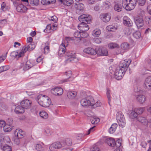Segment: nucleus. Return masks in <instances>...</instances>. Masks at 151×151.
Listing matches in <instances>:
<instances>
[{"instance_id": "obj_1", "label": "nucleus", "mask_w": 151, "mask_h": 151, "mask_svg": "<svg viewBox=\"0 0 151 151\" xmlns=\"http://www.w3.org/2000/svg\"><path fill=\"white\" fill-rule=\"evenodd\" d=\"M131 62V60L129 59L122 60L120 62L119 65V69H116L114 74L116 79L119 80L122 78Z\"/></svg>"}, {"instance_id": "obj_2", "label": "nucleus", "mask_w": 151, "mask_h": 151, "mask_svg": "<svg viewBox=\"0 0 151 151\" xmlns=\"http://www.w3.org/2000/svg\"><path fill=\"white\" fill-rule=\"evenodd\" d=\"M91 19V16L88 14H83L80 16L78 17V20L81 22L78 26L79 29L81 30L82 27L86 26L85 24H88Z\"/></svg>"}, {"instance_id": "obj_3", "label": "nucleus", "mask_w": 151, "mask_h": 151, "mask_svg": "<svg viewBox=\"0 0 151 151\" xmlns=\"http://www.w3.org/2000/svg\"><path fill=\"white\" fill-rule=\"evenodd\" d=\"M10 141L9 137L7 136H4L3 134H0V142L1 148L4 151H12L11 147L6 144L5 145L6 143Z\"/></svg>"}, {"instance_id": "obj_4", "label": "nucleus", "mask_w": 151, "mask_h": 151, "mask_svg": "<svg viewBox=\"0 0 151 151\" xmlns=\"http://www.w3.org/2000/svg\"><path fill=\"white\" fill-rule=\"evenodd\" d=\"M37 101L41 106L44 107H48L51 104L50 99L45 95H39L37 96Z\"/></svg>"}, {"instance_id": "obj_5", "label": "nucleus", "mask_w": 151, "mask_h": 151, "mask_svg": "<svg viewBox=\"0 0 151 151\" xmlns=\"http://www.w3.org/2000/svg\"><path fill=\"white\" fill-rule=\"evenodd\" d=\"M105 142L107 144L112 147H120L121 145V140L118 139L115 141L114 139L111 137L106 139Z\"/></svg>"}, {"instance_id": "obj_6", "label": "nucleus", "mask_w": 151, "mask_h": 151, "mask_svg": "<svg viewBox=\"0 0 151 151\" xmlns=\"http://www.w3.org/2000/svg\"><path fill=\"white\" fill-rule=\"evenodd\" d=\"M122 4L125 6L126 10L130 11L135 7L136 4L135 0H123Z\"/></svg>"}, {"instance_id": "obj_7", "label": "nucleus", "mask_w": 151, "mask_h": 151, "mask_svg": "<svg viewBox=\"0 0 151 151\" xmlns=\"http://www.w3.org/2000/svg\"><path fill=\"white\" fill-rule=\"evenodd\" d=\"M119 125L123 127L125 126L126 122L124 115L121 112L118 113L116 117Z\"/></svg>"}, {"instance_id": "obj_8", "label": "nucleus", "mask_w": 151, "mask_h": 151, "mask_svg": "<svg viewBox=\"0 0 151 151\" xmlns=\"http://www.w3.org/2000/svg\"><path fill=\"white\" fill-rule=\"evenodd\" d=\"M66 55L69 58L65 60L66 63L73 62L76 59L75 53L73 52H68L66 53Z\"/></svg>"}, {"instance_id": "obj_9", "label": "nucleus", "mask_w": 151, "mask_h": 151, "mask_svg": "<svg viewBox=\"0 0 151 151\" xmlns=\"http://www.w3.org/2000/svg\"><path fill=\"white\" fill-rule=\"evenodd\" d=\"M64 147L63 143L60 142H55L50 145L49 147L50 151H53L55 149H59Z\"/></svg>"}, {"instance_id": "obj_10", "label": "nucleus", "mask_w": 151, "mask_h": 151, "mask_svg": "<svg viewBox=\"0 0 151 151\" xmlns=\"http://www.w3.org/2000/svg\"><path fill=\"white\" fill-rule=\"evenodd\" d=\"M135 23L138 27H143L144 25V20L142 17H135L134 18Z\"/></svg>"}, {"instance_id": "obj_11", "label": "nucleus", "mask_w": 151, "mask_h": 151, "mask_svg": "<svg viewBox=\"0 0 151 151\" xmlns=\"http://www.w3.org/2000/svg\"><path fill=\"white\" fill-rule=\"evenodd\" d=\"M33 66V65L31 63L30 61L29 60H28L24 64L22 63L20 65V68H22L23 70L24 71H26L32 67Z\"/></svg>"}, {"instance_id": "obj_12", "label": "nucleus", "mask_w": 151, "mask_h": 151, "mask_svg": "<svg viewBox=\"0 0 151 151\" xmlns=\"http://www.w3.org/2000/svg\"><path fill=\"white\" fill-rule=\"evenodd\" d=\"M32 101L28 99H25L22 101L20 103L24 109H27L29 108L31 105Z\"/></svg>"}, {"instance_id": "obj_13", "label": "nucleus", "mask_w": 151, "mask_h": 151, "mask_svg": "<svg viewBox=\"0 0 151 151\" xmlns=\"http://www.w3.org/2000/svg\"><path fill=\"white\" fill-rule=\"evenodd\" d=\"M93 100L92 98L90 100L86 99H83L81 100V104L82 106H91L93 104Z\"/></svg>"}, {"instance_id": "obj_14", "label": "nucleus", "mask_w": 151, "mask_h": 151, "mask_svg": "<svg viewBox=\"0 0 151 151\" xmlns=\"http://www.w3.org/2000/svg\"><path fill=\"white\" fill-rule=\"evenodd\" d=\"M51 92L53 95L59 96L63 93V90L61 87H56L52 88Z\"/></svg>"}, {"instance_id": "obj_15", "label": "nucleus", "mask_w": 151, "mask_h": 151, "mask_svg": "<svg viewBox=\"0 0 151 151\" xmlns=\"http://www.w3.org/2000/svg\"><path fill=\"white\" fill-rule=\"evenodd\" d=\"M100 18L101 20L104 22H109L111 16L109 14L106 13L101 14L100 15Z\"/></svg>"}, {"instance_id": "obj_16", "label": "nucleus", "mask_w": 151, "mask_h": 151, "mask_svg": "<svg viewBox=\"0 0 151 151\" xmlns=\"http://www.w3.org/2000/svg\"><path fill=\"white\" fill-rule=\"evenodd\" d=\"M123 23L125 26L129 27L132 26V22L127 16H124L123 18Z\"/></svg>"}, {"instance_id": "obj_17", "label": "nucleus", "mask_w": 151, "mask_h": 151, "mask_svg": "<svg viewBox=\"0 0 151 151\" xmlns=\"http://www.w3.org/2000/svg\"><path fill=\"white\" fill-rule=\"evenodd\" d=\"M83 52L88 54L95 55L97 54V51L91 47L85 48L83 50Z\"/></svg>"}, {"instance_id": "obj_18", "label": "nucleus", "mask_w": 151, "mask_h": 151, "mask_svg": "<svg viewBox=\"0 0 151 151\" xmlns=\"http://www.w3.org/2000/svg\"><path fill=\"white\" fill-rule=\"evenodd\" d=\"M24 55V54L23 53L22 50L19 52L17 51H14L10 54V56L12 58H19L23 56Z\"/></svg>"}, {"instance_id": "obj_19", "label": "nucleus", "mask_w": 151, "mask_h": 151, "mask_svg": "<svg viewBox=\"0 0 151 151\" xmlns=\"http://www.w3.org/2000/svg\"><path fill=\"white\" fill-rule=\"evenodd\" d=\"M97 52V54L100 56H106L108 53L107 50L104 47L99 48Z\"/></svg>"}, {"instance_id": "obj_20", "label": "nucleus", "mask_w": 151, "mask_h": 151, "mask_svg": "<svg viewBox=\"0 0 151 151\" xmlns=\"http://www.w3.org/2000/svg\"><path fill=\"white\" fill-rule=\"evenodd\" d=\"M144 86L147 89H151V76L148 77L145 79Z\"/></svg>"}, {"instance_id": "obj_21", "label": "nucleus", "mask_w": 151, "mask_h": 151, "mask_svg": "<svg viewBox=\"0 0 151 151\" xmlns=\"http://www.w3.org/2000/svg\"><path fill=\"white\" fill-rule=\"evenodd\" d=\"M35 47V45H33L32 43H30L27 47H24L22 48L23 53L24 54L27 51H31L34 49Z\"/></svg>"}, {"instance_id": "obj_22", "label": "nucleus", "mask_w": 151, "mask_h": 151, "mask_svg": "<svg viewBox=\"0 0 151 151\" xmlns=\"http://www.w3.org/2000/svg\"><path fill=\"white\" fill-rule=\"evenodd\" d=\"M16 9L19 12L24 13L26 12L27 8L23 5L20 4L17 6Z\"/></svg>"}, {"instance_id": "obj_23", "label": "nucleus", "mask_w": 151, "mask_h": 151, "mask_svg": "<svg viewBox=\"0 0 151 151\" xmlns=\"http://www.w3.org/2000/svg\"><path fill=\"white\" fill-rule=\"evenodd\" d=\"M14 134L15 136L17 135L18 138H22L24 137V132L22 129H17Z\"/></svg>"}, {"instance_id": "obj_24", "label": "nucleus", "mask_w": 151, "mask_h": 151, "mask_svg": "<svg viewBox=\"0 0 151 151\" xmlns=\"http://www.w3.org/2000/svg\"><path fill=\"white\" fill-rule=\"evenodd\" d=\"M24 108L22 106H18L16 107L14 111L17 114L22 113L24 111Z\"/></svg>"}, {"instance_id": "obj_25", "label": "nucleus", "mask_w": 151, "mask_h": 151, "mask_svg": "<svg viewBox=\"0 0 151 151\" xmlns=\"http://www.w3.org/2000/svg\"><path fill=\"white\" fill-rule=\"evenodd\" d=\"M124 6V5H122L120 4H116L114 6V9L115 11L119 12L122 11Z\"/></svg>"}, {"instance_id": "obj_26", "label": "nucleus", "mask_w": 151, "mask_h": 151, "mask_svg": "<svg viewBox=\"0 0 151 151\" xmlns=\"http://www.w3.org/2000/svg\"><path fill=\"white\" fill-rule=\"evenodd\" d=\"M77 94V92L74 91H68L67 93L68 97L71 99H74L76 96Z\"/></svg>"}, {"instance_id": "obj_27", "label": "nucleus", "mask_w": 151, "mask_h": 151, "mask_svg": "<svg viewBox=\"0 0 151 151\" xmlns=\"http://www.w3.org/2000/svg\"><path fill=\"white\" fill-rule=\"evenodd\" d=\"M8 120H10V122H9V124L5 125L3 127V129L5 132H9L12 130L10 124L12 122V120L11 119H8Z\"/></svg>"}, {"instance_id": "obj_28", "label": "nucleus", "mask_w": 151, "mask_h": 151, "mask_svg": "<svg viewBox=\"0 0 151 151\" xmlns=\"http://www.w3.org/2000/svg\"><path fill=\"white\" fill-rule=\"evenodd\" d=\"M66 47L65 45L63 43L61 44L60 45L58 50V54L60 55L64 54L65 52Z\"/></svg>"}, {"instance_id": "obj_29", "label": "nucleus", "mask_w": 151, "mask_h": 151, "mask_svg": "<svg viewBox=\"0 0 151 151\" xmlns=\"http://www.w3.org/2000/svg\"><path fill=\"white\" fill-rule=\"evenodd\" d=\"M136 99L137 101L140 103H142L144 102L146 100V98L145 96L141 94L137 96Z\"/></svg>"}, {"instance_id": "obj_30", "label": "nucleus", "mask_w": 151, "mask_h": 151, "mask_svg": "<svg viewBox=\"0 0 151 151\" xmlns=\"http://www.w3.org/2000/svg\"><path fill=\"white\" fill-rule=\"evenodd\" d=\"M74 6L77 10L79 11L83 10L84 8V5L83 4L79 3L75 4Z\"/></svg>"}, {"instance_id": "obj_31", "label": "nucleus", "mask_w": 151, "mask_h": 151, "mask_svg": "<svg viewBox=\"0 0 151 151\" xmlns=\"http://www.w3.org/2000/svg\"><path fill=\"white\" fill-rule=\"evenodd\" d=\"M64 146L65 145L68 146H70L72 144V142L71 139L69 138H67L62 142Z\"/></svg>"}, {"instance_id": "obj_32", "label": "nucleus", "mask_w": 151, "mask_h": 151, "mask_svg": "<svg viewBox=\"0 0 151 151\" xmlns=\"http://www.w3.org/2000/svg\"><path fill=\"white\" fill-rule=\"evenodd\" d=\"M121 47L122 50H127L129 48V45L127 42H124L121 44Z\"/></svg>"}, {"instance_id": "obj_33", "label": "nucleus", "mask_w": 151, "mask_h": 151, "mask_svg": "<svg viewBox=\"0 0 151 151\" xmlns=\"http://www.w3.org/2000/svg\"><path fill=\"white\" fill-rule=\"evenodd\" d=\"M117 127V124L116 123L113 124L110 128L109 131L111 134H112L115 131Z\"/></svg>"}, {"instance_id": "obj_34", "label": "nucleus", "mask_w": 151, "mask_h": 151, "mask_svg": "<svg viewBox=\"0 0 151 151\" xmlns=\"http://www.w3.org/2000/svg\"><path fill=\"white\" fill-rule=\"evenodd\" d=\"M101 33V31L99 29H96L94 30L92 32V35L96 37H98Z\"/></svg>"}, {"instance_id": "obj_35", "label": "nucleus", "mask_w": 151, "mask_h": 151, "mask_svg": "<svg viewBox=\"0 0 151 151\" xmlns=\"http://www.w3.org/2000/svg\"><path fill=\"white\" fill-rule=\"evenodd\" d=\"M106 29L109 32H115L117 29L116 28L112 25H109L106 27Z\"/></svg>"}, {"instance_id": "obj_36", "label": "nucleus", "mask_w": 151, "mask_h": 151, "mask_svg": "<svg viewBox=\"0 0 151 151\" xmlns=\"http://www.w3.org/2000/svg\"><path fill=\"white\" fill-rule=\"evenodd\" d=\"M73 3V0H63V4L66 6H70Z\"/></svg>"}, {"instance_id": "obj_37", "label": "nucleus", "mask_w": 151, "mask_h": 151, "mask_svg": "<svg viewBox=\"0 0 151 151\" xmlns=\"http://www.w3.org/2000/svg\"><path fill=\"white\" fill-rule=\"evenodd\" d=\"M108 47L109 48L113 49L115 48H119V45L116 43H111L108 45Z\"/></svg>"}, {"instance_id": "obj_38", "label": "nucleus", "mask_w": 151, "mask_h": 151, "mask_svg": "<svg viewBox=\"0 0 151 151\" xmlns=\"http://www.w3.org/2000/svg\"><path fill=\"white\" fill-rule=\"evenodd\" d=\"M40 115L41 117L44 119H46L48 117V114L45 111H42L40 112Z\"/></svg>"}, {"instance_id": "obj_39", "label": "nucleus", "mask_w": 151, "mask_h": 151, "mask_svg": "<svg viewBox=\"0 0 151 151\" xmlns=\"http://www.w3.org/2000/svg\"><path fill=\"white\" fill-rule=\"evenodd\" d=\"M91 123L92 124H94L95 123L97 124L99 122L100 120V119L98 118H96V117H93L91 119Z\"/></svg>"}, {"instance_id": "obj_40", "label": "nucleus", "mask_w": 151, "mask_h": 151, "mask_svg": "<svg viewBox=\"0 0 151 151\" xmlns=\"http://www.w3.org/2000/svg\"><path fill=\"white\" fill-rule=\"evenodd\" d=\"M133 35L135 38L139 39L141 37V33L140 32L137 31L133 33Z\"/></svg>"}, {"instance_id": "obj_41", "label": "nucleus", "mask_w": 151, "mask_h": 151, "mask_svg": "<svg viewBox=\"0 0 151 151\" xmlns=\"http://www.w3.org/2000/svg\"><path fill=\"white\" fill-rule=\"evenodd\" d=\"M49 43L47 42L45 44V46L44 48V53L45 54L47 53L49 51V47L48 45Z\"/></svg>"}, {"instance_id": "obj_42", "label": "nucleus", "mask_w": 151, "mask_h": 151, "mask_svg": "<svg viewBox=\"0 0 151 151\" xmlns=\"http://www.w3.org/2000/svg\"><path fill=\"white\" fill-rule=\"evenodd\" d=\"M137 116V113L136 112L135 110L134 111L132 110L130 114V116L132 118H134L136 117Z\"/></svg>"}, {"instance_id": "obj_43", "label": "nucleus", "mask_w": 151, "mask_h": 151, "mask_svg": "<svg viewBox=\"0 0 151 151\" xmlns=\"http://www.w3.org/2000/svg\"><path fill=\"white\" fill-rule=\"evenodd\" d=\"M134 109L136 111V112L137 113V114H142L144 110V108H136Z\"/></svg>"}, {"instance_id": "obj_44", "label": "nucleus", "mask_w": 151, "mask_h": 151, "mask_svg": "<svg viewBox=\"0 0 151 151\" xmlns=\"http://www.w3.org/2000/svg\"><path fill=\"white\" fill-rule=\"evenodd\" d=\"M32 6L37 5L39 4V0H29Z\"/></svg>"}, {"instance_id": "obj_45", "label": "nucleus", "mask_w": 151, "mask_h": 151, "mask_svg": "<svg viewBox=\"0 0 151 151\" xmlns=\"http://www.w3.org/2000/svg\"><path fill=\"white\" fill-rule=\"evenodd\" d=\"M51 24L47 25L46 29L44 30V32H51V30H52Z\"/></svg>"}, {"instance_id": "obj_46", "label": "nucleus", "mask_w": 151, "mask_h": 151, "mask_svg": "<svg viewBox=\"0 0 151 151\" xmlns=\"http://www.w3.org/2000/svg\"><path fill=\"white\" fill-rule=\"evenodd\" d=\"M110 90L108 89H107V92H106V95L108 99V103L110 104V102L111 101V97L110 96Z\"/></svg>"}, {"instance_id": "obj_47", "label": "nucleus", "mask_w": 151, "mask_h": 151, "mask_svg": "<svg viewBox=\"0 0 151 151\" xmlns=\"http://www.w3.org/2000/svg\"><path fill=\"white\" fill-rule=\"evenodd\" d=\"M81 32L79 31H76L74 33V36L75 37L80 38L81 37Z\"/></svg>"}, {"instance_id": "obj_48", "label": "nucleus", "mask_w": 151, "mask_h": 151, "mask_svg": "<svg viewBox=\"0 0 151 151\" xmlns=\"http://www.w3.org/2000/svg\"><path fill=\"white\" fill-rule=\"evenodd\" d=\"M124 34L127 35H130L131 33V31L129 28L125 29L124 30Z\"/></svg>"}, {"instance_id": "obj_49", "label": "nucleus", "mask_w": 151, "mask_h": 151, "mask_svg": "<svg viewBox=\"0 0 151 151\" xmlns=\"http://www.w3.org/2000/svg\"><path fill=\"white\" fill-rule=\"evenodd\" d=\"M85 25H86V26L84 27H82V28H81V31L82 32H85L87 31L89 29V27L87 24Z\"/></svg>"}, {"instance_id": "obj_50", "label": "nucleus", "mask_w": 151, "mask_h": 151, "mask_svg": "<svg viewBox=\"0 0 151 151\" xmlns=\"http://www.w3.org/2000/svg\"><path fill=\"white\" fill-rule=\"evenodd\" d=\"M110 4V3L108 1L104 2L103 3V5L106 9H108Z\"/></svg>"}, {"instance_id": "obj_51", "label": "nucleus", "mask_w": 151, "mask_h": 151, "mask_svg": "<svg viewBox=\"0 0 151 151\" xmlns=\"http://www.w3.org/2000/svg\"><path fill=\"white\" fill-rule=\"evenodd\" d=\"M101 105V104L100 101H98L95 103H93V105H91V106H93L94 107H96L100 106Z\"/></svg>"}, {"instance_id": "obj_52", "label": "nucleus", "mask_w": 151, "mask_h": 151, "mask_svg": "<svg viewBox=\"0 0 151 151\" xmlns=\"http://www.w3.org/2000/svg\"><path fill=\"white\" fill-rule=\"evenodd\" d=\"M88 36V35L87 33L83 32H81V37L83 38H85L87 37Z\"/></svg>"}, {"instance_id": "obj_53", "label": "nucleus", "mask_w": 151, "mask_h": 151, "mask_svg": "<svg viewBox=\"0 0 151 151\" xmlns=\"http://www.w3.org/2000/svg\"><path fill=\"white\" fill-rule=\"evenodd\" d=\"M138 2L139 5L143 6L146 2V0H138Z\"/></svg>"}, {"instance_id": "obj_54", "label": "nucleus", "mask_w": 151, "mask_h": 151, "mask_svg": "<svg viewBox=\"0 0 151 151\" xmlns=\"http://www.w3.org/2000/svg\"><path fill=\"white\" fill-rule=\"evenodd\" d=\"M36 149L38 151H40L42 150V146L40 144H37L36 145Z\"/></svg>"}, {"instance_id": "obj_55", "label": "nucleus", "mask_w": 151, "mask_h": 151, "mask_svg": "<svg viewBox=\"0 0 151 151\" xmlns=\"http://www.w3.org/2000/svg\"><path fill=\"white\" fill-rule=\"evenodd\" d=\"M49 20L56 22L58 21V18L55 16H53L51 17V19H49Z\"/></svg>"}, {"instance_id": "obj_56", "label": "nucleus", "mask_w": 151, "mask_h": 151, "mask_svg": "<svg viewBox=\"0 0 151 151\" xmlns=\"http://www.w3.org/2000/svg\"><path fill=\"white\" fill-rule=\"evenodd\" d=\"M50 2L48 0H42L41 2L43 5H49V3H50Z\"/></svg>"}, {"instance_id": "obj_57", "label": "nucleus", "mask_w": 151, "mask_h": 151, "mask_svg": "<svg viewBox=\"0 0 151 151\" xmlns=\"http://www.w3.org/2000/svg\"><path fill=\"white\" fill-rule=\"evenodd\" d=\"M7 53L6 52L4 56L0 57V63L3 62L6 58Z\"/></svg>"}, {"instance_id": "obj_58", "label": "nucleus", "mask_w": 151, "mask_h": 151, "mask_svg": "<svg viewBox=\"0 0 151 151\" xmlns=\"http://www.w3.org/2000/svg\"><path fill=\"white\" fill-rule=\"evenodd\" d=\"M72 74V72L70 70H69L68 71H66L65 72V75H66L68 76V78H69L70 77L71 75Z\"/></svg>"}, {"instance_id": "obj_59", "label": "nucleus", "mask_w": 151, "mask_h": 151, "mask_svg": "<svg viewBox=\"0 0 151 151\" xmlns=\"http://www.w3.org/2000/svg\"><path fill=\"white\" fill-rule=\"evenodd\" d=\"M145 18L146 22H147L148 23H149L151 22V17L147 16Z\"/></svg>"}, {"instance_id": "obj_60", "label": "nucleus", "mask_w": 151, "mask_h": 151, "mask_svg": "<svg viewBox=\"0 0 151 151\" xmlns=\"http://www.w3.org/2000/svg\"><path fill=\"white\" fill-rule=\"evenodd\" d=\"M45 134L48 135H50L51 134L50 130L49 129H46L45 130Z\"/></svg>"}, {"instance_id": "obj_61", "label": "nucleus", "mask_w": 151, "mask_h": 151, "mask_svg": "<svg viewBox=\"0 0 151 151\" xmlns=\"http://www.w3.org/2000/svg\"><path fill=\"white\" fill-rule=\"evenodd\" d=\"M138 120L140 122L143 123L145 120V118L142 117H139L137 118Z\"/></svg>"}, {"instance_id": "obj_62", "label": "nucleus", "mask_w": 151, "mask_h": 151, "mask_svg": "<svg viewBox=\"0 0 151 151\" xmlns=\"http://www.w3.org/2000/svg\"><path fill=\"white\" fill-rule=\"evenodd\" d=\"M101 38H96L94 40V42L97 44H99L101 42Z\"/></svg>"}, {"instance_id": "obj_63", "label": "nucleus", "mask_w": 151, "mask_h": 151, "mask_svg": "<svg viewBox=\"0 0 151 151\" xmlns=\"http://www.w3.org/2000/svg\"><path fill=\"white\" fill-rule=\"evenodd\" d=\"M141 145L144 148H145L147 146V143L145 141H142L141 142Z\"/></svg>"}, {"instance_id": "obj_64", "label": "nucleus", "mask_w": 151, "mask_h": 151, "mask_svg": "<svg viewBox=\"0 0 151 151\" xmlns=\"http://www.w3.org/2000/svg\"><path fill=\"white\" fill-rule=\"evenodd\" d=\"M99 149L97 147H94L92 148L91 151H99Z\"/></svg>"}]
</instances>
